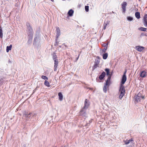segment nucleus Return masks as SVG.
I'll return each instance as SVG.
<instances>
[{
  "label": "nucleus",
  "mask_w": 147,
  "mask_h": 147,
  "mask_svg": "<svg viewBox=\"0 0 147 147\" xmlns=\"http://www.w3.org/2000/svg\"><path fill=\"white\" fill-rule=\"evenodd\" d=\"M142 98V99H143L144 98V96H141V98Z\"/></svg>",
  "instance_id": "nucleus-43"
},
{
  "label": "nucleus",
  "mask_w": 147,
  "mask_h": 147,
  "mask_svg": "<svg viewBox=\"0 0 147 147\" xmlns=\"http://www.w3.org/2000/svg\"><path fill=\"white\" fill-rule=\"evenodd\" d=\"M135 48L136 49L140 52L142 51H143L144 49V47L141 46H136L135 47Z\"/></svg>",
  "instance_id": "nucleus-10"
},
{
  "label": "nucleus",
  "mask_w": 147,
  "mask_h": 147,
  "mask_svg": "<svg viewBox=\"0 0 147 147\" xmlns=\"http://www.w3.org/2000/svg\"><path fill=\"white\" fill-rule=\"evenodd\" d=\"M105 53V52H104L103 51V52H102V50H100V54L101 55H102V54H104V53Z\"/></svg>",
  "instance_id": "nucleus-38"
},
{
  "label": "nucleus",
  "mask_w": 147,
  "mask_h": 147,
  "mask_svg": "<svg viewBox=\"0 0 147 147\" xmlns=\"http://www.w3.org/2000/svg\"><path fill=\"white\" fill-rule=\"evenodd\" d=\"M63 147H65V146H64Z\"/></svg>",
  "instance_id": "nucleus-48"
},
{
  "label": "nucleus",
  "mask_w": 147,
  "mask_h": 147,
  "mask_svg": "<svg viewBox=\"0 0 147 147\" xmlns=\"http://www.w3.org/2000/svg\"><path fill=\"white\" fill-rule=\"evenodd\" d=\"M3 32H1L0 33V37L1 38H3Z\"/></svg>",
  "instance_id": "nucleus-35"
},
{
  "label": "nucleus",
  "mask_w": 147,
  "mask_h": 147,
  "mask_svg": "<svg viewBox=\"0 0 147 147\" xmlns=\"http://www.w3.org/2000/svg\"><path fill=\"white\" fill-rule=\"evenodd\" d=\"M57 56H53V59L55 62L54 66V71H55L57 70V68L58 65V61L57 58Z\"/></svg>",
  "instance_id": "nucleus-4"
},
{
  "label": "nucleus",
  "mask_w": 147,
  "mask_h": 147,
  "mask_svg": "<svg viewBox=\"0 0 147 147\" xmlns=\"http://www.w3.org/2000/svg\"><path fill=\"white\" fill-rule=\"evenodd\" d=\"M37 87L33 90V93L34 92L36 91L37 89Z\"/></svg>",
  "instance_id": "nucleus-41"
},
{
  "label": "nucleus",
  "mask_w": 147,
  "mask_h": 147,
  "mask_svg": "<svg viewBox=\"0 0 147 147\" xmlns=\"http://www.w3.org/2000/svg\"><path fill=\"white\" fill-rule=\"evenodd\" d=\"M143 23L144 26L147 28V20H143Z\"/></svg>",
  "instance_id": "nucleus-22"
},
{
  "label": "nucleus",
  "mask_w": 147,
  "mask_h": 147,
  "mask_svg": "<svg viewBox=\"0 0 147 147\" xmlns=\"http://www.w3.org/2000/svg\"><path fill=\"white\" fill-rule=\"evenodd\" d=\"M85 11L88 12L89 11V6H85Z\"/></svg>",
  "instance_id": "nucleus-27"
},
{
  "label": "nucleus",
  "mask_w": 147,
  "mask_h": 147,
  "mask_svg": "<svg viewBox=\"0 0 147 147\" xmlns=\"http://www.w3.org/2000/svg\"><path fill=\"white\" fill-rule=\"evenodd\" d=\"M110 77H109L108 78H107L105 84L103 88V91L105 93H106L107 91V89L108 88L109 86V83L110 81H109V79Z\"/></svg>",
  "instance_id": "nucleus-3"
},
{
  "label": "nucleus",
  "mask_w": 147,
  "mask_h": 147,
  "mask_svg": "<svg viewBox=\"0 0 147 147\" xmlns=\"http://www.w3.org/2000/svg\"><path fill=\"white\" fill-rule=\"evenodd\" d=\"M127 80L126 76H123L121 82V84L120 86V88L119 90V92H120V94L119 96V98L121 99L125 94V90L124 89V86L123 84Z\"/></svg>",
  "instance_id": "nucleus-2"
},
{
  "label": "nucleus",
  "mask_w": 147,
  "mask_h": 147,
  "mask_svg": "<svg viewBox=\"0 0 147 147\" xmlns=\"http://www.w3.org/2000/svg\"><path fill=\"white\" fill-rule=\"evenodd\" d=\"M127 20L129 21H131L133 20V17L130 16H128L127 17Z\"/></svg>",
  "instance_id": "nucleus-25"
},
{
  "label": "nucleus",
  "mask_w": 147,
  "mask_h": 147,
  "mask_svg": "<svg viewBox=\"0 0 147 147\" xmlns=\"http://www.w3.org/2000/svg\"><path fill=\"white\" fill-rule=\"evenodd\" d=\"M57 38H57L55 40V43L54 44V45L55 46H56L57 45H58V44L59 43V42H57Z\"/></svg>",
  "instance_id": "nucleus-30"
},
{
  "label": "nucleus",
  "mask_w": 147,
  "mask_h": 147,
  "mask_svg": "<svg viewBox=\"0 0 147 147\" xmlns=\"http://www.w3.org/2000/svg\"><path fill=\"white\" fill-rule=\"evenodd\" d=\"M144 36H147V35H146V34H145L144 33H142L140 35V37H142Z\"/></svg>",
  "instance_id": "nucleus-29"
},
{
  "label": "nucleus",
  "mask_w": 147,
  "mask_h": 147,
  "mask_svg": "<svg viewBox=\"0 0 147 147\" xmlns=\"http://www.w3.org/2000/svg\"><path fill=\"white\" fill-rule=\"evenodd\" d=\"M129 140H127L125 142V143L126 144H128L129 143Z\"/></svg>",
  "instance_id": "nucleus-34"
},
{
  "label": "nucleus",
  "mask_w": 147,
  "mask_h": 147,
  "mask_svg": "<svg viewBox=\"0 0 147 147\" xmlns=\"http://www.w3.org/2000/svg\"><path fill=\"white\" fill-rule=\"evenodd\" d=\"M106 75V73L105 72L103 71L101 74V75L99 76V79L100 80H102L105 77Z\"/></svg>",
  "instance_id": "nucleus-13"
},
{
  "label": "nucleus",
  "mask_w": 147,
  "mask_h": 147,
  "mask_svg": "<svg viewBox=\"0 0 147 147\" xmlns=\"http://www.w3.org/2000/svg\"><path fill=\"white\" fill-rule=\"evenodd\" d=\"M40 42V40L38 36L35 37L34 40V45L36 47H38L39 46Z\"/></svg>",
  "instance_id": "nucleus-5"
},
{
  "label": "nucleus",
  "mask_w": 147,
  "mask_h": 147,
  "mask_svg": "<svg viewBox=\"0 0 147 147\" xmlns=\"http://www.w3.org/2000/svg\"><path fill=\"white\" fill-rule=\"evenodd\" d=\"M26 25L27 28L26 30V33L28 35V39L27 43L28 44H30L32 42L34 32L32 28L30 23L27 22L26 23Z\"/></svg>",
  "instance_id": "nucleus-1"
},
{
  "label": "nucleus",
  "mask_w": 147,
  "mask_h": 147,
  "mask_svg": "<svg viewBox=\"0 0 147 147\" xmlns=\"http://www.w3.org/2000/svg\"><path fill=\"white\" fill-rule=\"evenodd\" d=\"M52 2H53L54 1V0H51Z\"/></svg>",
  "instance_id": "nucleus-45"
},
{
  "label": "nucleus",
  "mask_w": 147,
  "mask_h": 147,
  "mask_svg": "<svg viewBox=\"0 0 147 147\" xmlns=\"http://www.w3.org/2000/svg\"><path fill=\"white\" fill-rule=\"evenodd\" d=\"M12 47V45H10L9 46H7L6 48V51L7 52H8L9 51L11 50Z\"/></svg>",
  "instance_id": "nucleus-19"
},
{
  "label": "nucleus",
  "mask_w": 147,
  "mask_h": 147,
  "mask_svg": "<svg viewBox=\"0 0 147 147\" xmlns=\"http://www.w3.org/2000/svg\"><path fill=\"white\" fill-rule=\"evenodd\" d=\"M146 72L145 71H142L140 74V76L142 78H144L146 76Z\"/></svg>",
  "instance_id": "nucleus-15"
},
{
  "label": "nucleus",
  "mask_w": 147,
  "mask_h": 147,
  "mask_svg": "<svg viewBox=\"0 0 147 147\" xmlns=\"http://www.w3.org/2000/svg\"><path fill=\"white\" fill-rule=\"evenodd\" d=\"M105 71L106 72L107 75L108 76L107 78H108L109 77H110V79H109V81H110L111 77V74L109 73L110 70L109 69L106 68L105 69Z\"/></svg>",
  "instance_id": "nucleus-11"
},
{
  "label": "nucleus",
  "mask_w": 147,
  "mask_h": 147,
  "mask_svg": "<svg viewBox=\"0 0 147 147\" xmlns=\"http://www.w3.org/2000/svg\"><path fill=\"white\" fill-rule=\"evenodd\" d=\"M87 101V99H86L84 102V105L83 108L84 109H87L90 105L89 102H88Z\"/></svg>",
  "instance_id": "nucleus-8"
},
{
  "label": "nucleus",
  "mask_w": 147,
  "mask_h": 147,
  "mask_svg": "<svg viewBox=\"0 0 147 147\" xmlns=\"http://www.w3.org/2000/svg\"><path fill=\"white\" fill-rule=\"evenodd\" d=\"M1 80H3L2 78H1V79H0V81H1Z\"/></svg>",
  "instance_id": "nucleus-46"
},
{
  "label": "nucleus",
  "mask_w": 147,
  "mask_h": 147,
  "mask_svg": "<svg viewBox=\"0 0 147 147\" xmlns=\"http://www.w3.org/2000/svg\"><path fill=\"white\" fill-rule=\"evenodd\" d=\"M56 28V37L58 38L59 36L60 35V30L59 27H57Z\"/></svg>",
  "instance_id": "nucleus-12"
},
{
  "label": "nucleus",
  "mask_w": 147,
  "mask_h": 147,
  "mask_svg": "<svg viewBox=\"0 0 147 147\" xmlns=\"http://www.w3.org/2000/svg\"><path fill=\"white\" fill-rule=\"evenodd\" d=\"M44 84L45 85L47 86L48 87H49L50 86L49 83V82L45 80V81Z\"/></svg>",
  "instance_id": "nucleus-24"
},
{
  "label": "nucleus",
  "mask_w": 147,
  "mask_h": 147,
  "mask_svg": "<svg viewBox=\"0 0 147 147\" xmlns=\"http://www.w3.org/2000/svg\"><path fill=\"white\" fill-rule=\"evenodd\" d=\"M109 24L108 23H104L103 25V29L105 30L106 29V28L108 24Z\"/></svg>",
  "instance_id": "nucleus-26"
},
{
  "label": "nucleus",
  "mask_w": 147,
  "mask_h": 147,
  "mask_svg": "<svg viewBox=\"0 0 147 147\" xmlns=\"http://www.w3.org/2000/svg\"><path fill=\"white\" fill-rule=\"evenodd\" d=\"M59 100L61 101L63 100V96L61 92H59L58 93Z\"/></svg>",
  "instance_id": "nucleus-18"
},
{
  "label": "nucleus",
  "mask_w": 147,
  "mask_h": 147,
  "mask_svg": "<svg viewBox=\"0 0 147 147\" xmlns=\"http://www.w3.org/2000/svg\"><path fill=\"white\" fill-rule=\"evenodd\" d=\"M129 140V141L130 142H131L132 141H133V140L132 139H131L130 140Z\"/></svg>",
  "instance_id": "nucleus-44"
},
{
  "label": "nucleus",
  "mask_w": 147,
  "mask_h": 147,
  "mask_svg": "<svg viewBox=\"0 0 147 147\" xmlns=\"http://www.w3.org/2000/svg\"><path fill=\"white\" fill-rule=\"evenodd\" d=\"M135 16L137 19L140 18V13L139 12H136L135 13Z\"/></svg>",
  "instance_id": "nucleus-20"
},
{
  "label": "nucleus",
  "mask_w": 147,
  "mask_h": 147,
  "mask_svg": "<svg viewBox=\"0 0 147 147\" xmlns=\"http://www.w3.org/2000/svg\"><path fill=\"white\" fill-rule=\"evenodd\" d=\"M107 49V48H105L104 49H103L102 50H101L102 51V52H105Z\"/></svg>",
  "instance_id": "nucleus-33"
},
{
  "label": "nucleus",
  "mask_w": 147,
  "mask_h": 147,
  "mask_svg": "<svg viewBox=\"0 0 147 147\" xmlns=\"http://www.w3.org/2000/svg\"><path fill=\"white\" fill-rule=\"evenodd\" d=\"M126 72H127V71H126V70L125 71V72L124 73L123 76H126Z\"/></svg>",
  "instance_id": "nucleus-39"
},
{
  "label": "nucleus",
  "mask_w": 147,
  "mask_h": 147,
  "mask_svg": "<svg viewBox=\"0 0 147 147\" xmlns=\"http://www.w3.org/2000/svg\"><path fill=\"white\" fill-rule=\"evenodd\" d=\"M141 94L139 93L138 94L135 96V100L137 102L140 101L141 99Z\"/></svg>",
  "instance_id": "nucleus-9"
},
{
  "label": "nucleus",
  "mask_w": 147,
  "mask_h": 147,
  "mask_svg": "<svg viewBox=\"0 0 147 147\" xmlns=\"http://www.w3.org/2000/svg\"><path fill=\"white\" fill-rule=\"evenodd\" d=\"M34 115V114L31 113H28L25 112L23 116L28 119V118H30L33 117Z\"/></svg>",
  "instance_id": "nucleus-6"
},
{
  "label": "nucleus",
  "mask_w": 147,
  "mask_h": 147,
  "mask_svg": "<svg viewBox=\"0 0 147 147\" xmlns=\"http://www.w3.org/2000/svg\"><path fill=\"white\" fill-rule=\"evenodd\" d=\"M102 46L105 47L107 48V47L108 46V44L104 43L103 45Z\"/></svg>",
  "instance_id": "nucleus-32"
},
{
  "label": "nucleus",
  "mask_w": 147,
  "mask_h": 147,
  "mask_svg": "<svg viewBox=\"0 0 147 147\" xmlns=\"http://www.w3.org/2000/svg\"><path fill=\"white\" fill-rule=\"evenodd\" d=\"M138 29L140 30L144 31H146L147 30V28L142 27L139 28Z\"/></svg>",
  "instance_id": "nucleus-21"
},
{
  "label": "nucleus",
  "mask_w": 147,
  "mask_h": 147,
  "mask_svg": "<svg viewBox=\"0 0 147 147\" xmlns=\"http://www.w3.org/2000/svg\"><path fill=\"white\" fill-rule=\"evenodd\" d=\"M2 32V29L1 27L0 26V33Z\"/></svg>",
  "instance_id": "nucleus-40"
},
{
  "label": "nucleus",
  "mask_w": 147,
  "mask_h": 147,
  "mask_svg": "<svg viewBox=\"0 0 147 147\" xmlns=\"http://www.w3.org/2000/svg\"><path fill=\"white\" fill-rule=\"evenodd\" d=\"M41 78L43 79L46 80H48V78L45 76H42Z\"/></svg>",
  "instance_id": "nucleus-28"
},
{
  "label": "nucleus",
  "mask_w": 147,
  "mask_h": 147,
  "mask_svg": "<svg viewBox=\"0 0 147 147\" xmlns=\"http://www.w3.org/2000/svg\"><path fill=\"white\" fill-rule=\"evenodd\" d=\"M108 56H103V59H106L107 57Z\"/></svg>",
  "instance_id": "nucleus-36"
},
{
  "label": "nucleus",
  "mask_w": 147,
  "mask_h": 147,
  "mask_svg": "<svg viewBox=\"0 0 147 147\" xmlns=\"http://www.w3.org/2000/svg\"><path fill=\"white\" fill-rule=\"evenodd\" d=\"M84 109L83 108V109L80 111L79 113L80 115L84 116H85L86 115V113Z\"/></svg>",
  "instance_id": "nucleus-16"
},
{
  "label": "nucleus",
  "mask_w": 147,
  "mask_h": 147,
  "mask_svg": "<svg viewBox=\"0 0 147 147\" xmlns=\"http://www.w3.org/2000/svg\"><path fill=\"white\" fill-rule=\"evenodd\" d=\"M74 13V11L72 9H71L69 10L67 14L69 16H73Z\"/></svg>",
  "instance_id": "nucleus-17"
},
{
  "label": "nucleus",
  "mask_w": 147,
  "mask_h": 147,
  "mask_svg": "<svg viewBox=\"0 0 147 147\" xmlns=\"http://www.w3.org/2000/svg\"><path fill=\"white\" fill-rule=\"evenodd\" d=\"M127 3L125 2H124L121 5L122 8L123 9V13H125L126 11V6L127 5Z\"/></svg>",
  "instance_id": "nucleus-7"
},
{
  "label": "nucleus",
  "mask_w": 147,
  "mask_h": 147,
  "mask_svg": "<svg viewBox=\"0 0 147 147\" xmlns=\"http://www.w3.org/2000/svg\"><path fill=\"white\" fill-rule=\"evenodd\" d=\"M102 55H108V54L105 52L104 54H102Z\"/></svg>",
  "instance_id": "nucleus-42"
},
{
  "label": "nucleus",
  "mask_w": 147,
  "mask_h": 147,
  "mask_svg": "<svg viewBox=\"0 0 147 147\" xmlns=\"http://www.w3.org/2000/svg\"><path fill=\"white\" fill-rule=\"evenodd\" d=\"M143 20H147V14L144 15Z\"/></svg>",
  "instance_id": "nucleus-31"
},
{
  "label": "nucleus",
  "mask_w": 147,
  "mask_h": 147,
  "mask_svg": "<svg viewBox=\"0 0 147 147\" xmlns=\"http://www.w3.org/2000/svg\"><path fill=\"white\" fill-rule=\"evenodd\" d=\"M100 59L98 56L96 57L95 59L94 63L98 65L100 62Z\"/></svg>",
  "instance_id": "nucleus-14"
},
{
  "label": "nucleus",
  "mask_w": 147,
  "mask_h": 147,
  "mask_svg": "<svg viewBox=\"0 0 147 147\" xmlns=\"http://www.w3.org/2000/svg\"><path fill=\"white\" fill-rule=\"evenodd\" d=\"M9 62H10V60H9Z\"/></svg>",
  "instance_id": "nucleus-47"
},
{
  "label": "nucleus",
  "mask_w": 147,
  "mask_h": 147,
  "mask_svg": "<svg viewBox=\"0 0 147 147\" xmlns=\"http://www.w3.org/2000/svg\"><path fill=\"white\" fill-rule=\"evenodd\" d=\"M98 67V65L94 63V64L92 67L93 70H94Z\"/></svg>",
  "instance_id": "nucleus-23"
},
{
  "label": "nucleus",
  "mask_w": 147,
  "mask_h": 147,
  "mask_svg": "<svg viewBox=\"0 0 147 147\" xmlns=\"http://www.w3.org/2000/svg\"><path fill=\"white\" fill-rule=\"evenodd\" d=\"M79 56H78V57H76V59L75 60V62H76L78 60V58H79Z\"/></svg>",
  "instance_id": "nucleus-37"
}]
</instances>
